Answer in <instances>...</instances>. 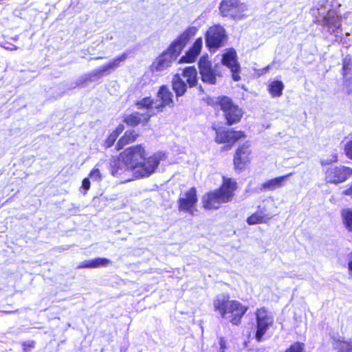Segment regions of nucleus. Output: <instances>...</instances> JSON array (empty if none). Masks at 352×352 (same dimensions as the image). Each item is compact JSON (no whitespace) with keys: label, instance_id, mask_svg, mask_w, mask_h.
I'll return each instance as SVG.
<instances>
[{"label":"nucleus","instance_id":"f257e3e1","mask_svg":"<svg viewBox=\"0 0 352 352\" xmlns=\"http://www.w3.org/2000/svg\"><path fill=\"white\" fill-rule=\"evenodd\" d=\"M120 157L125 162L126 167L130 168L134 177L138 179L149 177L155 172L162 160L160 153L146 158L145 151L141 145L126 148L120 154Z\"/></svg>","mask_w":352,"mask_h":352},{"label":"nucleus","instance_id":"f03ea898","mask_svg":"<svg viewBox=\"0 0 352 352\" xmlns=\"http://www.w3.org/2000/svg\"><path fill=\"white\" fill-rule=\"evenodd\" d=\"M197 32V28L190 26L182 32L170 44L167 50L156 58L151 66L153 71L159 72L169 68Z\"/></svg>","mask_w":352,"mask_h":352},{"label":"nucleus","instance_id":"7ed1b4c3","mask_svg":"<svg viewBox=\"0 0 352 352\" xmlns=\"http://www.w3.org/2000/svg\"><path fill=\"white\" fill-rule=\"evenodd\" d=\"M338 7L335 0H321L311 10V14L316 18L315 22L336 36L341 31V17L336 11Z\"/></svg>","mask_w":352,"mask_h":352},{"label":"nucleus","instance_id":"20e7f679","mask_svg":"<svg viewBox=\"0 0 352 352\" xmlns=\"http://www.w3.org/2000/svg\"><path fill=\"white\" fill-rule=\"evenodd\" d=\"M214 311L217 312L221 318L228 320L233 325H239L243 316L248 311V307L240 302L230 300L227 294H219L213 300Z\"/></svg>","mask_w":352,"mask_h":352},{"label":"nucleus","instance_id":"39448f33","mask_svg":"<svg viewBox=\"0 0 352 352\" xmlns=\"http://www.w3.org/2000/svg\"><path fill=\"white\" fill-rule=\"evenodd\" d=\"M236 183L230 178L223 179L221 186L216 190L210 192L203 197L204 207L207 209H217L223 203L231 201Z\"/></svg>","mask_w":352,"mask_h":352},{"label":"nucleus","instance_id":"423d86ee","mask_svg":"<svg viewBox=\"0 0 352 352\" xmlns=\"http://www.w3.org/2000/svg\"><path fill=\"white\" fill-rule=\"evenodd\" d=\"M220 14L233 20H241L245 16L247 5L239 0H222L219 4Z\"/></svg>","mask_w":352,"mask_h":352},{"label":"nucleus","instance_id":"0eeeda50","mask_svg":"<svg viewBox=\"0 0 352 352\" xmlns=\"http://www.w3.org/2000/svg\"><path fill=\"white\" fill-rule=\"evenodd\" d=\"M256 324L254 337L257 342L263 340L265 333L274 323L272 314L265 308L258 309L255 312Z\"/></svg>","mask_w":352,"mask_h":352},{"label":"nucleus","instance_id":"6e6552de","mask_svg":"<svg viewBox=\"0 0 352 352\" xmlns=\"http://www.w3.org/2000/svg\"><path fill=\"white\" fill-rule=\"evenodd\" d=\"M218 103L223 112L228 125H232L241 120L243 112L241 109L233 103L230 98L227 96L219 97L218 98Z\"/></svg>","mask_w":352,"mask_h":352},{"label":"nucleus","instance_id":"1a4fd4ad","mask_svg":"<svg viewBox=\"0 0 352 352\" xmlns=\"http://www.w3.org/2000/svg\"><path fill=\"white\" fill-rule=\"evenodd\" d=\"M226 38L225 29L216 25L210 27L206 34V44L210 50H215L220 47Z\"/></svg>","mask_w":352,"mask_h":352},{"label":"nucleus","instance_id":"9d476101","mask_svg":"<svg viewBox=\"0 0 352 352\" xmlns=\"http://www.w3.org/2000/svg\"><path fill=\"white\" fill-rule=\"evenodd\" d=\"M352 176V168L344 166H331L326 171L327 182L338 184Z\"/></svg>","mask_w":352,"mask_h":352},{"label":"nucleus","instance_id":"9b49d317","mask_svg":"<svg viewBox=\"0 0 352 352\" xmlns=\"http://www.w3.org/2000/svg\"><path fill=\"white\" fill-rule=\"evenodd\" d=\"M199 69L201 80L204 83L215 85L217 83V71L212 68V63L208 56H202L199 60Z\"/></svg>","mask_w":352,"mask_h":352},{"label":"nucleus","instance_id":"f8f14e48","mask_svg":"<svg viewBox=\"0 0 352 352\" xmlns=\"http://www.w3.org/2000/svg\"><path fill=\"white\" fill-rule=\"evenodd\" d=\"M128 54L126 52L122 53L121 55L111 60L108 63L93 70L90 74L91 78H99L109 74L112 71L119 67L121 63L126 60Z\"/></svg>","mask_w":352,"mask_h":352},{"label":"nucleus","instance_id":"ddd939ff","mask_svg":"<svg viewBox=\"0 0 352 352\" xmlns=\"http://www.w3.org/2000/svg\"><path fill=\"white\" fill-rule=\"evenodd\" d=\"M198 201L197 190L195 188H190L188 191L181 195L178 199V208L179 211L188 212L193 214V208Z\"/></svg>","mask_w":352,"mask_h":352},{"label":"nucleus","instance_id":"4468645a","mask_svg":"<svg viewBox=\"0 0 352 352\" xmlns=\"http://www.w3.org/2000/svg\"><path fill=\"white\" fill-rule=\"evenodd\" d=\"M222 64L230 69L232 73V79L234 81L240 80L239 72L240 71V65L237 61V56L236 51L230 49L223 54L221 59Z\"/></svg>","mask_w":352,"mask_h":352},{"label":"nucleus","instance_id":"2eb2a0df","mask_svg":"<svg viewBox=\"0 0 352 352\" xmlns=\"http://www.w3.org/2000/svg\"><path fill=\"white\" fill-rule=\"evenodd\" d=\"M250 144L248 143H245L238 148L234 157V165L236 170L241 171L244 169L247 163L250 160Z\"/></svg>","mask_w":352,"mask_h":352},{"label":"nucleus","instance_id":"dca6fc26","mask_svg":"<svg viewBox=\"0 0 352 352\" xmlns=\"http://www.w3.org/2000/svg\"><path fill=\"white\" fill-rule=\"evenodd\" d=\"M245 137V134L241 131L233 130H217L215 141L219 143H231L233 144L241 138Z\"/></svg>","mask_w":352,"mask_h":352},{"label":"nucleus","instance_id":"f3484780","mask_svg":"<svg viewBox=\"0 0 352 352\" xmlns=\"http://www.w3.org/2000/svg\"><path fill=\"white\" fill-rule=\"evenodd\" d=\"M157 98L161 102L155 105L157 111H162L164 107H173L174 106L173 94L166 85L160 87L157 91Z\"/></svg>","mask_w":352,"mask_h":352},{"label":"nucleus","instance_id":"a211bd4d","mask_svg":"<svg viewBox=\"0 0 352 352\" xmlns=\"http://www.w3.org/2000/svg\"><path fill=\"white\" fill-rule=\"evenodd\" d=\"M202 43L203 41L201 38H197L190 48L180 58L179 63L194 62L200 54L202 48Z\"/></svg>","mask_w":352,"mask_h":352},{"label":"nucleus","instance_id":"6ab92c4d","mask_svg":"<svg viewBox=\"0 0 352 352\" xmlns=\"http://www.w3.org/2000/svg\"><path fill=\"white\" fill-rule=\"evenodd\" d=\"M152 116H153V113H149L148 112L143 113L140 112H133L124 117V122L129 126H135L140 123H146Z\"/></svg>","mask_w":352,"mask_h":352},{"label":"nucleus","instance_id":"aec40b11","mask_svg":"<svg viewBox=\"0 0 352 352\" xmlns=\"http://www.w3.org/2000/svg\"><path fill=\"white\" fill-rule=\"evenodd\" d=\"M292 175L293 173H290L283 176L269 179L262 184V188L263 189L269 191L274 190L277 188H279L284 185V183L285 182L287 179L292 176Z\"/></svg>","mask_w":352,"mask_h":352},{"label":"nucleus","instance_id":"412c9836","mask_svg":"<svg viewBox=\"0 0 352 352\" xmlns=\"http://www.w3.org/2000/svg\"><path fill=\"white\" fill-rule=\"evenodd\" d=\"M111 261L106 258L98 257L91 260H85L81 262L78 266L77 269L82 268H98L101 267H106L109 265Z\"/></svg>","mask_w":352,"mask_h":352},{"label":"nucleus","instance_id":"4be33fe9","mask_svg":"<svg viewBox=\"0 0 352 352\" xmlns=\"http://www.w3.org/2000/svg\"><path fill=\"white\" fill-rule=\"evenodd\" d=\"M172 87L175 93L177 100L178 101L179 98L184 95L186 91V84L179 74H176L172 79Z\"/></svg>","mask_w":352,"mask_h":352},{"label":"nucleus","instance_id":"5701e85b","mask_svg":"<svg viewBox=\"0 0 352 352\" xmlns=\"http://www.w3.org/2000/svg\"><path fill=\"white\" fill-rule=\"evenodd\" d=\"M272 216L269 214H265L263 211H256L247 219V223L249 225H255L258 223H266L270 220Z\"/></svg>","mask_w":352,"mask_h":352},{"label":"nucleus","instance_id":"b1692460","mask_svg":"<svg viewBox=\"0 0 352 352\" xmlns=\"http://www.w3.org/2000/svg\"><path fill=\"white\" fill-rule=\"evenodd\" d=\"M138 135V133L134 130L126 131L116 144L117 150L122 149L126 144L134 142Z\"/></svg>","mask_w":352,"mask_h":352},{"label":"nucleus","instance_id":"393cba45","mask_svg":"<svg viewBox=\"0 0 352 352\" xmlns=\"http://www.w3.org/2000/svg\"><path fill=\"white\" fill-rule=\"evenodd\" d=\"M190 87H194L197 83V72L195 67H187L182 72Z\"/></svg>","mask_w":352,"mask_h":352},{"label":"nucleus","instance_id":"a878e982","mask_svg":"<svg viewBox=\"0 0 352 352\" xmlns=\"http://www.w3.org/2000/svg\"><path fill=\"white\" fill-rule=\"evenodd\" d=\"M125 170H130L126 167L125 162L121 158L113 159L111 162V172L113 176H118Z\"/></svg>","mask_w":352,"mask_h":352},{"label":"nucleus","instance_id":"bb28decb","mask_svg":"<svg viewBox=\"0 0 352 352\" xmlns=\"http://www.w3.org/2000/svg\"><path fill=\"white\" fill-rule=\"evenodd\" d=\"M333 348L337 351V352H348L349 346L352 345V340H349L347 341L343 339L337 338L335 336L331 337Z\"/></svg>","mask_w":352,"mask_h":352},{"label":"nucleus","instance_id":"cd10ccee","mask_svg":"<svg viewBox=\"0 0 352 352\" xmlns=\"http://www.w3.org/2000/svg\"><path fill=\"white\" fill-rule=\"evenodd\" d=\"M155 104H157L156 102H155L154 100L150 97L143 98L135 102V105L137 106L138 109H145L146 110V112L153 113V115L155 113L153 110V107H155Z\"/></svg>","mask_w":352,"mask_h":352},{"label":"nucleus","instance_id":"c85d7f7f","mask_svg":"<svg viewBox=\"0 0 352 352\" xmlns=\"http://www.w3.org/2000/svg\"><path fill=\"white\" fill-rule=\"evenodd\" d=\"M284 84L281 80H275L268 85V91L273 97H279L282 95Z\"/></svg>","mask_w":352,"mask_h":352},{"label":"nucleus","instance_id":"c756f323","mask_svg":"<svg viewBox=\"0 0 352 352\" xmlns=\"http://www.w3.org/2000/svg\"><path fill=\"white\" fill-rule=\"evenodd\" d=\"M341 216L345 228L349 232H352V209H343L341 212Z\"/></svg>","mask_w":352,"mask_h":352},{"label":"nucleus","instance_id":"7c9ffc66","mask_svg":"<svg viewBox=\"0 0 352 352\" xmlns=\"http://www.w3.org/2000/svg\"><path fill=\"white\" fill-rule=\"evenodd\" d=\"M285 352H305V344L300 342H294L285 351Z\"/></svg>","mask_w":352,"mask_h":352},{"label":"nucleus","instance_id":"2f4dec72","mask_svg":"<svg viewBox=\"0 0 352 352\" xmlns=\"http://www.w3.org/2000/svg\"><path fill=\"white\" fill-rule=\"evenodd\" d=\"M118 137V133L116 132L110 133L104 142V146L106 148L111 147L114 144Z\"/></svg>","mask_w":352,"mask_h":352},{"label":"nucleus","instance_id":"473e14b6","mask_svg":"<svg viewBox=\"0 0 352 352\" xmlns=\"http://www.w3.org/2000/svg\"><path fill=\"white\" fill-rule=\"evenodd\" d=\"M344 153L348 158L352 160V139L349 140L344 145Z\"/></svg>","mask_w":352,"mask_h":352},{"label":"nucleus","instance_id":"72a5a7b5","mask_svg":"<svg viewBox=\"0 0 352 352\" xmlns=\"http://www.w3.org/2000/svg\"><path fill=\"white\" fill-rule=\"evenodd\" d=\"M89 177L93 181H99L101 178L100 173L98 168H94L89 173Z\"/></svg>","mask_w":352,"mask_h":352},{"label":"nucleus","instance_id":"f704fd0d","mask_svg":"<svg viewBox=\"0 0 352 352\" xmlns=\"http://www.w3.org/2000/svg\"><path fill=\"white\" fill-rule=\"evenodd\" d=\"M23 347L25 352H30L35 347V342L32 340L24 342L23 343Z\"/></svg>","mask_w":352,"mask_h":352},{"label":"nucleus","instance_id":"c9c22d12","mask_svg":"<svg viewBox=\"0 0 352 352\" xmlns=\"http://www.w3.org/2000/svg\"><path fill=\"white\" fill-rule=\"evenodd\" d=\"M342 70L343 76L344 78H346V76H347L348 74V71L350 70V61H348L346 58L343 61Z\"/></svg>","mask_w":352,"mask_h":352},{"label":"nucleus","instance_id":"e433bc0d","mask_svg":"<svg viewBox=\"0 0 352 352\" xmlns=\"http://www.w3.org/2000/svg\"><path fill=\"white\" fill-rule=\"evenodd\" d=\"M344 78V87L346 90V92L350 94L352 93V79H348L347 77Z\"/></svg>","mask_w":352,"mask_h":352},{"label":"nucleus","instance_id":"4c0bfd02","mask_svg":"<svg viewBox=\"0 0 352 352\" xmlns=\"http://www.w3.org/2000/svg\"><path fill=\"white\" fill-rule=\"evenodd\" d=\"M82 188L85 190H88L90 188V181L89 178H85L82 182Z\"/></svg>","mask_w":352,"mask_h":352},{"label":"nucleus","instance_id":"58836bf2","mask_svg":"<svg viewBox=\"0 0 352 352\" xmlns=\"http://www.w3.org/2000/svg\"><path fill=\"white\" fill-rule=\"evenodd\" d=\"M219 345H220L219 352H224V351L226 348V341L223 338H221L219 339Z\"/></svg>","mask_w":352,"mask_h":352},{"label":"nucleus","instance_id":"ea45409f","mask_svg":"<svg viewBox=\"0 0 352 352\" xmlns=\"http://www.w3.org/2000/svg\"><path fill=\"white\" fill-rule=\"evenodd\" d=\"M124 126L123 124H119L117 128L116 129L115 131H113V132H116L118 133V136H119V135L124 131Z\"/></svg>","mask_w":352,"mask_h":352},{"label":"nucleus","instance_id":"a19ab883","mask_svg":"<svg viewBox=\"0 0 352 352\" xmlns=\"http://www.w3.org/2000/svg\"><path fill=\"white\" fill-rule=\"evenodd\" d=\"M342 193H343L344 195H349V196H351V197H352V186H351V187H350L349 188H348V189H346V190H344V191L342 192Z\"/></svg>","mask_w":352,"mask_h":352},{"label":"nucleus","instance_id":"79ce46f5","mask_svg":"<svg viewBox=\"0 0 352 352\" xmlns=\"http://www.w3.org/2000/svg\"><path fill=\"white\" fill-rule=\"evenodd\" d=\"M5 48L10 50H16L18 49V47L16 45L12 44H10L9 46L5 47Z\"/></svg>","mask_w":352,"mask_h":352},{"label":"nucleus","instance_id":"37998d69","mask_svg":"<svg viewBox=\"0 0 352 352\" xmlns=\"http://www.w3.org/2000/svg\"><path fill=\"white\" fill-rule=\"evenodd\" d=\"M349 270L351 274H352V253L350 256V261L349 263Z\"/></svg>","mask_w":352,"mask_h":352},{"label":"nucleus","instance_id":"c03bdc74","mask_svg":"<svg viewBox=\"0 0 352 352\" xmlns=\"http://www.w3.org/2000/svg\"><path fill=\"white\" fill-rule=\"evenodd\" d=\"M1 313H5V314H12V313H14V311H1Z\"/></svg>","mask_w":352,"mask_h":352},{"label":"nucleus","instance_id":"a18cd8bd","mask_svg":"<svg viewBox=\"0 0 352 352\" xmlns=\"http://www.w3.org/2000/svg\"><path fill=\"white\" fill-rule=\"evenodd\" d=\"M348 352H352V345L349 346Z\"/></svg>","mask_w":352,"mask_h":352},{"label":"nucleus","instance_id":"49530a36","mask_svg":"<svg viewBox=\"0 0 352 352\" xmlns=\"http://www.w3.org/2000/svg\"><path fill=\"white\" fill-rule=\"evenodd\" d=\"M101 58H102V57H100V56H98V57L95 58V59H96V60H97V59H101Z\"/></svg>","mask_w":352,"mask_h":352},{"label":"nucleus","instance_id":"de8ad7c7","mask_svg":"<svg viewBox=\"0 0 352 352\" xmlns=\"http://www.w3.org/2000/svg\"><path fill=\"white\" fill-rule=\"evenodd\" d=\"M269 69V66H267L266 68H265V70H267Z\"/></svg>","mask_w":352,"mask_h":352},{"label":"nucleus","instance_id":"09e8293b","mask_svg":"<svg viewBox=\"0 0 352 352\" xmlns=\"http://www.w3.org/2000/svg\"><path fill=\"white\" fill-rule=\"evenodd\" d=\"M121 352H122V351H121Z\"/></svg>","mask_w":352,"mask_h":352}]
</instances>
